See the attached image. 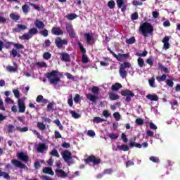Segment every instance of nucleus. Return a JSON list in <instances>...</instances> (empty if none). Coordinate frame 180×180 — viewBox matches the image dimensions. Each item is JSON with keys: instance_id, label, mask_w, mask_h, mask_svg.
<instances>
[{"instance_id": "nucleus-1", "label": "nucleus", "mask_w": 180, "mask_h": 180, "mask_svg": "<svg viewBox=\"0 0 180 180\" xmlns=\"http://www.w3.org/2000/svg\"><path fill=\"white\" fill-rule=\"evenodd\" d=\"M46 77L51 85H57L61 81L60 78H64V75L57 70H52L51 72H47Z\"/></svg>"}, {"instance_id": "nucleus-2", "label": "nucleus", "mask_w": 180, "mask_h": 180, "mask_svg": "<svg viewBox=\"0 0 180 180\" xmlns=\"http://www.w3.org/2000/svg\"><path fill=\"white\" fill-rule=\"evenodd\" d=\"M139 30L141 32L143 36L147 37V34H151L154 32V27L151 24L145 22L140 25Z\"/></svg>"}, {"instance_id": "nucleus-3", "label": "nucleus", "mask_w": 180, "mask_h": 180, "mask_svg": "<svg viewBox=\"0 0 180 180\" xmlns=\"http://www.w3.org/2000/svg\"><path fill=\"white\" fill-rule=\"evenodd\" d=\"M84 161L85 164H90V162H92L94 165H98L102 162V160H101V158H98L94 155L87 157V158L84 159Z\"/></svg>"}, {"instance_id": "nucleus-4", "label": "nucleus", "mask_w": 180, "mask_h": 180, "mask_svg": "<svg viewBox=\"0 0 180 180\" xmlns=\"http://www.w3.org/2000/svg\"><path fill=\"white\" fill-rule=\"evenodd\" d=\"M121 95L122 96H127L125 102H130V101H131V98H134V93L130 90L126 89L121 91Z\"/></svg>"}, {"instance_id": "nucleus-5", "label": "nucleus", "mask_w": 180, "mask_h": 180, "mask_svg": "<svg viewBox=\"0 0 180 180\" xmlns=\"http://www.w3.org/2000/svg\"><path fill=\"white\" fill-rule=\"evenodd\" d=\"M108 50L113 56V57H115V58H117L118 61H124V60H126V58L129 57V54L127 53L126 54L119 53L118 55H117L116 53H115V52H113V51H111L110 48L109 47L108 48Z\"/></svg>"}, {"instance_id": "nucleus-6", "label": "nucleus", "mask_w": 180, "mask_h": 180, "mask_svg": "<svg viewBox=\"0 0 180 180\" xmlns=\"http://www.w3.org/2000/svg\"><path fill=\"white\" fill-rule=\"evenodd\" d=\"M84 39H86V43L90 46H93V44H95V42L96 41L95 38H94V34L92 33H85Z\"/></svg>"}, {"instance_id": "nucleus-7", "label": "nucleus", "mask_w": 180, "mask_h": 180, "mask_svg": "<svg viewBox=\"0 0 180 180\" xmlns=\"http://www.w3.org/2000/svg\"><path fill=\"white\" fill-rule=\"evenodd\" d=\"M61 155L64 161L65 162H68V161H70V160H71L72 157V153H71V152H70L69 150H65L61 153Z\"/></svg>"}, {"instance_id": "nucleus-8", "label": "nucleus", "mask_w": 180, "mask_h": 180, "mask_svg": "<svg viewBox=\"0 0 180 180\" xmlns=\"http://www.w3.org/2000/svg\"><path fill=\"white\" fill-rule=\"evenodd\" d=\"M117 7L121 9L122 12H126L127 9V4L124 3V0H116Z\"/></svg>"}, {"instance_id": "nucleus-9", "label": "nucleus", "mask_w": 180, "mask_h": 180, "mask_svg": "<svg viewBox=\"0 0 180 180\" xmlns=\"http://www.w3.org/2000/svg\"><path fill=\"white\" fill-rule=\"evenodd\" d=\"M18 105L19 108L18 112L20 113H25L26 110V105H25V101L22 99H18Z\"/></svg>"}, {"instance_id": "nucleus-10", "label": "nucleus", "mask_w": 180, "mask_h": 180, "mask_svg": "<svg viewBox=\"0 0 180 180\" xmlns=\"http://www.w3.org/2000/svg\"><path fill=\"white\" fill-rule=\"evenodd\" d=\"M17 158L22 162H29V156L23 152H20L17 154Z\"/></svg>"}, {"instance_id": "nucleus-11", "label": "nucleus", "mask_w": 180, "mask_h": 180, "mask_svg": "<svg viewBox=\"0 0 180 180\" xmlns=\"http://www.w3.org/2000/svg\"><path fill=\"white\" fill-rule=\"evenodd\" d=\"M11 163L13 164V165H14L15 167H16L17 168H21V169H25L27 168V167L26 166V165L22 163V162L16 160V159H13L11 160Z\"/></svg>"}, {"instance_id": "nucleus-12", "label": "nucleus", "mask_w": 180, "mask_h": 180, "mask_svg": "<svg viewBox=\"0 0 180 180\" xmlns=\"http://www.w3.org/2000/svg\"><path fill=\"white\" fill-rule=\"evenodd\" d=\"M51 33L55 36H61L64 34V32L63 31V30L60 29V27H53L51 30Z\"/></svg>"}, {"instance_id": "nucleus-13", "label": "nucleus", "mask_w": 180, "mask_h": 180, "mask_svg": "<svg viewBox=\"0 0 180 180\" xmlns=\"http://www.w3.org/2000/svg\"><path fill=\"white\" fill-rule=\"evenodd\" d=\"M55 44L56 46H66V44H68V41L63 39L61 37H57L55 39Z\"/></svg>"}, {"instance_id": "nucleus-14", "label": "nucleus", "mask_w": 180, "mask_h": 180, "mask_svg": "<svg viewBox=\"0 0 180 180\" xmlns=\"http://www.w3.org/2000/svg\"><path fill=\"white\" fill-rule=\"evenodd\" d=\"M48 146L44 143H39L37 148V151L38 153H44V151H47Z\"/></svg>"}, {"instance_id": "nucleus-15", "label": "nucleus", "mask_w": 180, "mask_h": 180, "mask_svg": "<svg viewBox=\"0 0 180 180\" xmlns=\"http://www.w3.org/2000/svg\"><path fill=\"white\" fill-rule=\"evenodd\" d=\"M34 24L37 29H39V30H41L46 27V25H44V22L39 20V19H37L34 20Z\"/></svg>"}, {"instance_id": "nucleus-16", "label": "nucleus", "mask_w": 180, "mask_h": 180, "mask_svg": "<svg viewBox=\"0 0 180 180\" xmlns=\"http://www.w3.org/2000/svg\"><path fill=\"white\" fill-rule=\"evenodd\" d=\"M60 60L65 63H70V61H71V57L70 56V54L67 53H62L60 54Z\"/></svg>"}, {"instance_id": "nucleus-17", "label": "nucleus", "mask_w": 180, "mask_h": 180, "mask_svg": "<svg viewBox=\"0 0 180 180\" xmlns=\"http://www.w3.org/2000/svg\"><path fill=\"white\" fill-rule=\"evenodd\" d=\"M13 65H8L6 68V71L8 72H18V64L15 62L13 63Z\"/></svg>"}, {"instance_id": "nucleus-18", "label": "nucleus", "mask_w": 180, "mask_h": 180, "mask_svg": "<svg viewBox=\"0 0 180 180\" xmlns=\"http://www.w3.org/2000/svg\"><path fill=\"white\" fill-rule=\"evenodd\" d=\"M86 98L87 99H89V101H90L91 102H92L93 103H96V101H98L99 99V98L98 97V96L96 95H93L91 94H87L86 95Z\"/></svg>"}, {"instance_id": "nucleus-19", "label": "nucleus", "mask_w": 180, "mask_h": 180, "mask_svg": "<svg viewBox=\"0 0 180 180\" xmlns=\"http://www.w3.org/2000/svg\"><path fill=\"white\" fill-rule=\"evenodd\" d=\"M129 147L133 148V147H136V148H141L143 147V145L139 143H135L136 141V137H134L133 139L129 140Z\"/></svg>"}, {"instance_id": "nucleus-20", "label": "nucleus", "mask_w": 180, "mask_h": 180, "mask_svg": "<svg viewBox=\"0 0 180 180\" xmlns=\"http://www.w3.org/2000/svg\"><path fill=\"white\" fill-rule=\"evenodd\" d=\"M44 174H48L49 175H54V172L51 167H44L42 169Z\"/></svg>"}, {"instance_id": "nucleus-21", "label": "nucleus", "mask_w": 180, "mask_h": 180, "mask_svg": "<svg viewBox=\"0 0 180 180\" xmlns=\"http://www.w3.org/2000/svg\"><path fill=\"white\" fill-rule=\"evenodd\" d=\"M147 99L149 101L157 102L158 101V96L156 94H148L146 96Z\"/></svg>"}, {"instance_id": "nucleus-22", "label": "nucleus", "mask_w": 180, "mask_h": 180, "mask_svg": "<svg viewBox=\"0 0 180 180\" xmlns=\"http://www.w3.org/2000/svg\"><path fill=\"white\" fill-rule=\"evenodd\" d=\"M55 172L57 175H58V174H60V178H65L67 177V173H65V172L63 169H56Z\"/></svg>"}, {"instance_id": "nucleus-23", "label": "nucleus", "mask_w": 180, "mask_h": 180, "mask_svg": "<svg viewBox=\"0 0 180 180\" xmlns=\"http://www.w3.org/2000/svg\"><path fill=\"white\" fill-rule=\"evenodd\" d=\"M108 95L110 101H117L120 98L119 95L115 94L113 92H110Z\"/></svg>"}, {"instance_id": "nucleus-24", "label": "nucleus", "mask_w": 180, "mask_h": 180, "mask_svg": "<svg viewBox=\"0 0 180 180\" xmlns=\"http://www.w3.org/2000/svg\"><path fill=\"white\" fill-rule=\"evenodd\" d=\"M158 70H160V71L165 72V74H169V70H168L167 67L162 65V64H159Z\"/></svg>"}, {"instance_id": "nucleus-25", "label": "nucleus", "mask_w": 180, "mask_h": 180, "mask_svg": "<svg viewBox=\"0 0 180 180\" xmlns=\"http://www.w3.org/2000/svg\"><path fill=\"white\" fill-rule=\"evenodd\" d=\"M49 155L52 157H56L57 158H60V153H58V150L57 149L53 148L50 153Z\"/></svg>"}, {"instance_id": "nucleus-26", "label": "nucleus", "mask_w": 180, "mask_h": 180, "mask_svg": "<svg viewBox=\"0 0 180 180\" xmlns=\"http://www.w3.org/2000/svg\"><path fill=\"white\" fill-rule=\"evenodd\" d=\"M22 9L25 15H27L29 12H30V7H29V5L27 4L22 5Z\"/></svg>"}, {"instance_id": "nucleus-27", "label": "nucleus", "mask_w": 180, "mask_h": 180, "mask_svg": "<svg viewBox=\"0 0 180 180\" xmlns=\"http://www.w3.org/2000/svg\"><path fill=\"white\" fill-rule=\"evenodd\" d=\"M122 84L120 83H115V84H113L111 86V89L112 91H117L118 90L120 89V88H122Z\"/></svg>"}, {"instance_id": "nucleus-28", "label": "nucleus", "mask_w": 180, "mask_h": 180, "mask_svg": "<svg viewBox=\"0 0 180 180\" xmlns=\"http://www.w3.org/2000/svg\"><path fill=\"white\" fill-rule=\"evenodd\" d=\"M117 148L120 150V151H129V146L124 144L117 146Z\"/></svg>"}, {"instance_id": "nucleus-29", "label": "nucleus", "mask_w": 180, "mask_h": 180, "mask_svg": "<svg viewBox=\"0 0 180 180\" xmlns=\"http://www.w3.org/2000/svg\"><path fill=\"white\" fill-rule=\"evenodd\" d=\"M32 37V35H30V34L28 32L23 34L21 37H20V39H21V40H30Z\"/></svg>"}, {"instance_id": "nucleus-30", "label": "nucleus", "mask_w": 180, "mask_h": 180, "mask_svg": "<svg viewBox=\"0 0 180 180\" xmlns=\"http://www.w3.org/2000/svg\"><path fill=\"white\" fill-rule=\"evenodd\" d=\"M120 75L122 78L124 79L127 77V71L123 69V68H120Z\"/></svg>"}, {"instance_id": "nucleus-31", "label": "nucleus", "mask_w": 180, "mask_h": 180, "mask_svg": "<svg viewBox=\"0 0 180 180\" xmlns=\"http://www.w3.org/2000/svg\"><path fill=\"white\" fill-rule=\"evenodd\" d=\"M10 56H13L14 58L15 57H20V54L18 53L16 48L12 49V51L10 52Z\"/></svg>"}, {"instance_id": "nucleus-32", "label": "nucleus", "mask_w": 180, "mask_h": 180, "mask_svg": "<svg viewBox=\"0 0 180 180\" xmlns=\"http://www.w3.org/2000/svg\"><path fill=\"white\" fill-rule=\"evenodd\" d=\"M77 18H78V15L75 13H70L66 15V18L68 20H74V19H77Z\"/></svg>"}, {"instance_id": "nucleus-33", "label": "nucleus", "mask_w": 180, "mask_h": 180, "mask_svg": "<svg viewBox=\"0 0 180 180\" xmlns=\"http://www.w3.org/2000/svg\"><path fill=\"white\" fill-rule=\"evenodd\" d=\"M28 33H30V35L33 37L34 34H37L39 33V30L36 27H33L29 30Z\"/></svg>"}, {"instance_id": "nucleus-34", "label": "nucleus", "mask_w": 180, "mask_h": 180, "mask_svg": "<svg viewBox=\"0 0 180 180\" xmlns=\"http://www.w3.org/2000/svg\"><path fill=\"white\" fill-rule=\"evenodd\" d=\"M94 123H103V122H105V120L103 118H101L99 117H95L93 120Z\"/></svg>"}, {"instance_id": "nucleus-35", "label": "nucleus", "mask_w": 180, "mask_h": 180, "mask_svg": "<svg viewBox=\"0 0 180 180\" xmlns=\"http://www.w3.org/2000/svg\"><path fill=\"white\" fill-rule=\"evenodd\" d=\"M70 113L74 119H79V117H81V115L77 113L75 110H70Z\"/></svg>"}, {"instance_id": "nucleus-36", "label": "nucleus", "mask_w": 180, "mask_h": 180, "mask_svg": "<svg viewBox=\"0 0 180 180\" xmlns=\"http://www.w3.org/2000/svg\"><path fill=\"white\" fill-rule=\"evenodd\" d=\"M37 126L39 130H41L42 131H44L46 130V124H44L43 122H37Z\"/></svg>"}, {"instance_id": "nucleus-37", "label": "nucleus", "mask_w": 180, "mask_h": 180, "mask_svg": "<svg viewBox=\"0 0 180 180\" xmlns=\"http://www.w3.org/2000/svg\"><path fill=\"white\" fill-rule=\"evenodd\" d=\"M108 6L110 8V9H115L116 7V3H115V1L111 0L108 2Z\"/></svg>"}, {"instance_id": "nucleus-38", "label": "nucleus", "mask_w": 180, "mask_h": 180, "mask_svg": "<svg viewBox=\"0 0 180 180\" xmlns=\"http://www.w3.org/2000/svg\"><path fill=\"white\" fill-rule=\"evenodd\" d=\"M108 137H109L111 140H117V139H119V134L115 133L108 134Z\"/></svg>"}, {"instance_id": "nucleus-39", "label": "nucleus", "mask_w": 180, "mask_h": 180, "mask_svg": "<svg viewBox=\"0 0 180 180\" xmlns=\"http://www.w3.org/2000/svg\"><path fill=\"white\" fill-rule=\"evenodd\" d=\"M131 67V64L129 62H124L123 64L120 65V68H123L124 70L125 68H130Z\"/></svg>"}, {"instance_id": "nucleus-40", "label": "nucleus", "mask_w": 180, "mask_h": 180, "mask_svg": "<svg viewBox=\"0 0 180 180\" xmlns=\"http://www.w3.org/2000/svg\"><path fill=\"white\" fill-rule=\"evenodd\" d=\"M156 79H157L159 82L166 81V80H167V75L163 74V75H161V76L157 77H156Z\"/></svg>"}, {"instance_id": "nucleus-41", "label": "nucleus", "mask_w": 180, "mask_h": 180, "mask_svg": "<svg viewBox=\"0 0 180 180\" xmlns=\"http://www.w3.org/2000/svg\"><path fill=\"white\" fill-rule=\"evenodd\" d=\"M0 176H3L5 179H11V176L9 174L5 172H2L0 170Z\"/></svg>"}, {"instance_id": "nucleus-42", "label": "nucleus", "mask_w": 180, "mask_h": 180, "mask_svg": "<svg viewBox=\"0 0 180 180\" xmlns=\"http://www.w3.org/2000/svg\"><path fill=\"white\" fill-rule=\"evenodd\" d=\"M15 49H17V53H18V54H23V51H22V50H23L24 49H25V46H15Z\"/></svg>"}, {"instance_id": "nucleus-43", "label": "nucleus", "mask_w": 180, "mask_h": 180, "mask_svg": "<svg viewBox=\"0 0 180 180\" xmlns=\"http://www.w3.org/2000/svg\"><path fill=\"white\" fill-rule=\"evenodd\" d=\"M148 82L151 88H155V78H154V77H152L151 79L148 80Z\"/></svg>"}, {"instance_id": "nucleus-44", "label": "nucleus", "mask_w": 180, "mask_h": 180, "mask_svg": "<svg viewBox=\"0 0 180 180\" xmlns=\"http://www.w3.org/2000/svg\"><path fill=\"white\" fill-rule=\"evenodd\" d=\"M149 160L155 164H158L160 162V158L158 157L151 156Z\"/></svg>"}, {"instance_id": "nucleus-45", "label": "nucleus", "mask_w": 180, "mask_h": 180, "mask_svg": "<svg viewBox=\"0 0 180 180\" xmlns=\"http://www.w3.org/2000/svg\"><path fill=\"white\" fill-rule=\"evenodd\" d=\"M10 18H11V19H13V20H19V19H20V16H19L13 13H11L10 14Z\"/></svg>"}, {"instance_id": "nucleus-46", "label": "nucleus", "mask_w": 180, "mask_h": 180, "mask_svg": "<svg viewBox=\"0 0 180 180\" xmlns=\"http://www.w3.org/2000/svg\"><path fill=\"white\" fill-rule=\"evenodd\" d=\"M91 92L94 94V95H98L99 94V87L93 86L91 89Z\"/></svg>"}, {"instance_id": "nucleus-47", "label": "nucleus", "mask_w": 180, "mask_h": 180, "mask_svg": "<svg viewBox=\"0 0 180 180\" xmlns=\"http://www.w3.org/2000/svg\"><path fill=\"white\" fill-rule=\"evenodd\" d=\"M169 37H165L162 39V43H164L163 46H169Z\"/></svg>"}, {"instance_id": "nucleus-48", "label": "nucleus", "mask_w": 180, "mask_h": 180, "mask_svg": "<svg viewBox=\"0 0 180 180\" xmlns=\"http://www.w3.org/2000/svg\"><path fill=\"white\" fill-rule=\"evenodd\" d=\"M166 84H167V86H169L170 88H173V86H174V81H172V79H167L166 80Z\"/></svg>"}, {"instance_id": "nucleus-49", "label": "nucleus", "mask_w": 180, "mask_h": 180, "mask_svg": "<svg viewBox=\"0 0 180 180\" xmlns=\"http://www.w3.org/2000/svg\"><path fill=\"white\" fill-rule=\"evenodd\" d=\"M135 123L138 124V126H143V124H144V120L141 118H138L135 120Z\"/></svg>"}, {"instance_id": "nucleus-50", "label": "nucleus", "mask_w": 180, "mask_h": 180, "mask_svg": "<svg viewBox=\"0 0 180 180\" xmlns=\"http://www.w3.org/2000/svg\"><path fill=\"white\" fill-rule=\"evenodd\" d=\"M127 44H133V43H136V38L131 37L126 40Z\"/></svg>"}, {"instance_id": "nucleus-51", "label": "nucleus", "mask_w": 180, "mask_h": 180, "mask_svg": "<svg viewBox=\"0 0 180 180\" xmlns=\"http://www.w3.org/2000/svg\"><path fill=\"white\" fill-rule=\"evenodd\" d=\"M17 130H19V131H20L21 133H25L29 130V128H27V127H24L22 128L20 127H17Z\"/></svg>"}, {"instance_id": "nucleus-52", "label": "nucleus", "mask_w": 180, "mask_h": 180, "mask_svg": "<svg viewBox=\"0 0 180 180\" xmlns=\"http://www.w3.org/2000/svg\"><path fill=\"white\" fill-rule=\"evenodd\" d=\"M43 57L44 60H50L51 58V53L50 52H45Z\"/></svg>"}, {"instance_id": "nucleus-53", "label": "nucleus", "mask_w": 180, "mask_h": 180, "mask_svg": "<svg viewBox=\"0 0 180 180\" xmlns=\"http://www.w3.org/2000/svg\"><path fill=\"white\" fill-rule=\"evenodd\" d=\"M39 33L41 36H44V37H47L49 36V30H47V29L43 30Z\"/></svg>"}, {"instance_id": "nucleus-54", "label": "nucleus", "mask_w": 180, "mask_h": 180, "mask_svg": "<svg viewBox=\"0 0 180 180\" xmlns=\"http://www.w3.org/2000/svg\"><path fill=\"white\" fill-rule=\"evenodd\" d=\"M137 61L138 65H139V67H141V68H142V67H144V60L142 58H139Z\"/></svg>"}, {"instance_id": "nucleus-55", "label": "nucleus", "mask_w": 180, "mask_h": 180, "mask_svg": "<svg viewBox=\"0 0 180 180\" xmlns=\"http://www.w3.org/2000/svg\"><path fill=\"white\" fill-rule=\"evenodd\" d=\"M66 30H67L68 33H70V32H72V30H74V29L72 28V25H71L70 23H67L66 24Z\"/></svg>"}, {"instance_id": "nucleus-56", "label": "nucleus", "mask_w": 180, "mask_h": 180, "mask_svg": "<svg viewBox=\"0 0 180 180\" xmlns=\"http://www.w3.org/2000/svg\"><path fill=\"white\" fill-rule=\"evenodd\" d=\"M89 61V59L88 58V56L86 55H83L82 57V62L84 64H86Z\"/></svg>"}, {"instance_id": "nucleus-57", "label": "nucleus", "mask_w": 180, "mask_h": 180, "mask_svg": "<svg viewBox=\"0 0 180 180\" xmlns=\"http://www.w3.org/2000/svg\"><path fill=\"white\" fill-rule=\"evenodd\" d=\"M65 75L67 77L68 79H72V81L75 79V77L70 72L65 73Z\"/></svg>"}, {"instance_id": "nucleus-58", "label": "nucleus", "mask_w": 180, "mask_h": 180, "mask_svg": "<svg viewBox=\"0 0 180 180\" xmlns=\"http://www.w3.org/2000/svg\"><path fill=\"white\" fill-rule=\"evenodd\" d=\"M68 104L69 105V106H70V108H72V106L74 105L72 95H70V98L68 99Z\"/></svg>"}, {"instance_id": "nucleus-59", "label": "nucleus", "mask_w": 180, "mask_h": 180, "mask_svg": "<svg viewBox=\"0 0 180 180\" xmlns=\"http://www.w3.org/2000/svg\"><path fill=\"white\" fill-rule=\"evenodd\" d=\"M79 101H81V96H79V94H76L74 97L75 103H79Z\"/></svg>"}, {"instance_id": "nucleus-60", "label": "nucleus", "mask_w": 180, "mask_h": 180, "mask_svg": "<svg viewBox=\"0 0 180 180\" xmlns=\"http://www.w3.org/2000/svg\"><path fill=\"white\" fill-rule=\"evenodd\" d=\"M131 20H137L139 19V13H134L131 15Z\"/></svg>"}, {"instance_id": "nucleus-61", "label": "nucleus", "mask_w": 180, "mask_h": 180, "mask_svg": "<svg viewBox=\"0 0 180 180\" xmlns=\"http://www.w3.org/2000/svg\"><path fill=\"white\" fill-rule=\"evenodd\" d=\"M13 92L14 96H15V98H20V93L19 92L18 89L13 90Z\"/></svg>"}, {"instance_id": "nucleus-62", "label": "nucleus", "mask_w": 180, "mask_h": 180, "mask_svg": "<svg viewBox=\"0 0 180 180\" xmlns=\"http://www.w3.org/2000/svg\"><path fill=\"white\" fill-rule=\"evenodd\" d=\"M121 139L124 141V143H127L129 141V140L127 139V136L124 133H122L121 134Z\"/></svg>"}, {"instance_id": "nucleus-63", "label": "nucleus", "mask_w": 180, "mask_h": 180, "mask_svg": "<svg viewBox=\"0 0 180 180\" xmlns=\"http://www.w3.org/2000/svg\"><path fill=\"white\" fill-rule=\"evenodd\" d=\"M53 106H54V102L49 103L47 105L48 112H50V110H51V109H53Z\"/></svg>"}, {"instance_id": "nucleus-64", "label": "nucleus", "mask_w": 180, "mask_h": 180, "mask_svg": "<svg viewBox=\"0 0 180 180\" xmlns=\"http://www.w3.org/2000/svg\"><path fill=\"white\" fill-rule=\"evenodd\" d=\"M40 179L42 180H53L51 177L49 176H41Z\"/></svg>"}]
</instances>
